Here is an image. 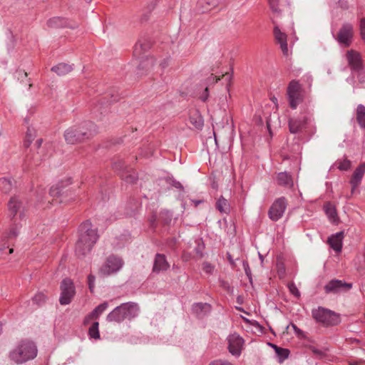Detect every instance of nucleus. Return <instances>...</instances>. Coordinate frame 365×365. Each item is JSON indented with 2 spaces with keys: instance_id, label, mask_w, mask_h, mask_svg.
I'll list each match as a JSON object with an SVG mask.
<instances>
[{
  "instance_id": "nucleus-7",
  "label": "nucleus",
  "mask_w": 365,
  "mask_h": 365,
  "mask_svg": "<svg viewBox=\"0 0 365 365\" xmlns=\"http://www.w3.org/2000/svg\"><path fill=\"white\" fill-rule=\"evenodd\" d=\"M123 259L117 255H109L99 269V274L102 277H108L118 273L123 267Z\"/></svg>"
},
{
  "instance_id": "nucleus-53",
  "label": "nucleus",
  "mask_w": 365,
  "mask_h": 365,
  "mask_svg": "<svg viewBox=\"0 0 365 365\" xmlns=\"http://www.w3.org/2000/svg\"><path fill=\"white\" fill-rule=\"evenodd\" d=\"M209 365H232V364L226 361L216 360V361L211 362Z\"/></svg>"
},
{
  "instance_id": "nucleus-62",
  "label": "nucleus",
  "mask_w": 365,
  "mask_h": 365,
  "mask_svg": "<svg viewBox=\"0 0 365 365\" xmlns=\"http://www.w3.org/2000/svg\"><path fill=\"white\" fill-rule=\"evenodd\" d=\"M272 346L274 348V349L275 350V352H277V348H279V346H277V345H274V344H271Z\"/></svg>"
},
{
  "instance_id": "nucleus-48",
  "label": "nucleus",
  "mask_w": 365,
  "mask_h": 365,
  "mask_svg": "<svg viewBox=\"0 0 365 365\" xmlns=\"http://www.w3.org/2000/svg\"><path fill=\"white\" fill-rule=\"evenodd\" d=\"M95 281L96 277L93 274H89L88 276V288L91 292H93L94 287H95Z\"/></svg>"
},
{
  "instance_id": "nucleus-13",
  "label": "nucleus",
  "mask_w": 365,
  "mask_h": 365,
  "mask_svg": "<svg viewBox=\"0 0 365 365\" xmlns=\"http://www.w3.org/2000/svg\"><path fill=\"white\" fill-rule=\"evenodd\" d=\"M351 287L352 284L339 279H332L324 286V290L326 293H338L342 290H349Z\"/></svg>"
},
{
  "instance_id": "nucleus-4",
  "label": "nucleus",
  "mask_w": 365,
  "mask_h": 365,
  "mask_svg": "<svg viewBox=\"0 0 365 365\" xmlns=\"http://www.w3.org/2000/svg\"><path fill=\"white\" fill-rule=\"evenodd\" d=\"M96 132V125L91 121H85L66 130L64 138L68 144L73 145L88 139Z\"/></svg>"
},
{
  "instance_id": "nucleus-17",
  "label": "nucleus",
  "mask_w": 365,
  "mask_h": 365,
  "mask_svg": "<svg viewBox=\"0 0 365 365\" xmlns=\"http://www.w3.org/2000/svg\"><path fill=\"white\" fill-rule=\"evenodd\" d=\"M68 190H63L62 188V185L61 183H58L55 185H53L49 190V195L53 197H56V199H53V200L55 202H66V195Z\"/></svg>"
},
{
  "instance_id": "nucleus-9",
  "label": "nucleus",
  "mask_w": 365,
  "mask_h": 365,
  "mask_svg": "<svg viewBox=\"0 0 365 365\" xmlns=\"http://www.w3.org/2000/svg\"><path fill=\"white\" fill-rule=\"evenodd\" d=\"M287 200L284 197L276 199L268 211L269 218L274 222L281 219L287 209Z\"/></svg>"
},
{
  "instance_id": "nucleus-23",
  "label": "nucleus",
  "mask_w": 365,
  "mask_h": 365,
  "mask_svg": "<svg viewBox=\"0 0 365 365\" xmlns=\"http://www.w3.org/2000/svg\"><path fill=\"white\" fill-rule=\"evenodd\" d=\"M168 267L169 264L165 256L163 254H157L154 261L153 272H159L160 271H165Z\"/></svg>"
},
{
  "instance_id": "nucleus-21",
  "label": "nucleus",
  "mask_w": 365,
  "mask_h": 365,
  "mask_svg": "<svg viewBox=\"0 0 365 365\" xmlns=\"http://www.w3.org/2000/svg\"><path fill=\"white\" fill-rule=\"evenodd\" d=\"M47 25L50 28L70 27L71 29H74L77 26L76 24L71 25L67 19L59 16H56L48 19Z\"/></svg>"
},
{
  "instance_id": "nucleus-32",
  "label": "nucleus",
  "mask_w": 365,
  "mask_h": 365,
  "mask_svg": "<svg viewBox=\"0 0 365 365\" xmlns=\"http://www.w3.org/2000/svg\"><path fill=\"white\" fill-rule=\"evenodd\" d=\"M13 187V182L7 177L0 178V190L4 193L9 192Z\"/></svg>"
},
{
  "instance_id": "nucleus-50",
  "label": "nucleus",
  "mask_w": 365,
  "mask_h": 365,
  "mask_svg": "<svg viewBox=\"0 0 365 365\" xmlns=\"http://www.w3.org/2000/svg\"><path fill=\"white\" fill-rule=\"evenodd\" d=\"M93 319L96 320L97 319L95 318L94 315H92V312L89 313L83 319V325L87 326Z\"/></svg>"
},
{
  "instance_id": "nucleus-42",
  "label": "nucleus",
  "mask_w": 365,
  "mask_h": 365,
  "mask_svg": "<svg viewBox=\"0 0 365 365\" xmlns=\"http://www.w3.org/2000/svg\"><path fill=\"white\" fill-rule=\"evenodd\" d=\"M46 297L42 292H39V293L36 294L32 298L33 302L38 306H41L42 304H43L46 302Z\"/></svg>"
},
{
  "instance_id": "nucleus-58",
  "label": "nucleus",
  "mask_w": 365,
  "mask_h": 365,
  "mask_svg": "<svg viewBox=\"0 0 365 365\" xmlns=\"http://www.w3.org/2000/svg\"><path fill=\"white\" fill-rule=\"evenodd\" d=\"M292 327L297 334H300L302 333V331L300 329H299L295 324H292Z\"/></svg>"
},
{
  "instance_id": "nucleus-51",
  "label": "nucleus",
  "mask_w": 365,
  "mask_h": 365,
  "mask_svg": "<svg viewBox=\"0 0 365 365\" xmlns=\"http://www.w3.org/2000/svg\"><path fill=\"white\" fill-rule=\"evenodd\" d=\"M360 30L362 38L365 41V19H362L360 21Z\"/></svg>"
},
{
  "instance_id": "nucleus-16",
  "label": "nucleus",
  "mask_w": 365,
  "mask_h": 365,
  "mask_svg": "<svg viewBox=\"0 0 365 365\" xmlns=\"http://www.w3.org/2000/svg\"><path fill=\"white\" fill-rule=\"evenodd\" d=\"M307 118L304 115L289 120V129L292 133H300L306 126Z\"/></svg>"
},
{
  "instance_id": "nucleus-61",
  "label": "nucleus",
  "mask_w": 365,
  "mask_h": 365,
  "mask_svg": "<svg viewBox=\"0 0 365 365\" xmlns=\"http://www.w3.org/2000/svg\"><path fill=\"white\" fill-rule=\"evenodd\" d=\"M224 77L225 78L226 80H230V76L228 73L225 75Z\"/></svg>"
},
{
  "instance_id": "nucleus-8",
  "label": "nucleus",
  "mask_w": 365,
  "mask_h": 365,
  "mask_svg": "<svg viewBox=\"0 0 365 365\" xmlns=\"http://www.w3.org/2000/svg\"><path fill=\"white\" fill-rule=\"evenodd\" d=\"M61 295L59 302L61 305L69 304L76 294V287L72 279L65 278L60 284Z\"/></svg>"
},
{
  "instance_id": "nucleus-19",
  "label": "nucleus",
  "mask_w": 365,
  "mask_h": 365,
  "mask_svg": "<svg viewBox=\"0 0 365 365\" xmlns=\"http://www.w3.org/2000/svg\"><path fill=\"white\" fill-rule=\"evenodd\" d=\"M192 311L197 318L202 319L211 312V306L207 303H195L192 307Z\"/></svg>"
},
{
  "instance_id": "nucleus-28",
  "label": "nucleus",
  "mask_w": 365,
  "mask_h": 365,
  "mask_svg": "<svg viewBox=\"0 0 365 365\" xmlns=\"http://www.w3.org/2000/svg\"><path fill=\"white\" fill-rule=\"evenodd\" d=\"M324 210L330 221L334 223H336L338 222L339 219L337 217L336 208L330 202L326 203L324 206Z\"/></svg>"
},
{
  "instance_id": "nucleus-41",
  "label": "nucleus",
  "mask_w": 365,
  "mask_h": 365,
  "mask_svg": "<svg viewBox=\"0 0 365 365\" xmlns=\"http://www.w3.org/2000/svg\"><path fill=\"white\" fill-rule=\"evenodd\" d=\"M34 136H35V130L33 128L28 127L26 134V140L24 143V145L26 147H29L31 143L32 142V140L34 138Z\"/></svg>"
},
{
  "instance_id": "nucleus-40",
  "label": "nucleus",
  "mask_w": 365,
  "mask_h": 365,
  "mask_svg": "<svg viewBox=\"0 0 365 365\" xmlns=\"http://www.w3.org/2000/svg\"><path fill=\"white\" fill-rule=\"evenodd\" d=\"M354 76H356L359 82L361 84L365 83V67L362 66L359 69L352 72Z\"/></svg>"
},
{
  "instance_id": "nucleus-60",
  "label": "nucleus",
  "mask_w": 365,
  "mask_h": 365,
  "mask_svg": "<svg viewBox=\"0 0 365 365\" xmlns=\"http://www.w3.org/2000/svg\"><path fill=\"white\" fill-rule=\"evenodd\" d=\"M211 79H212V80H213V81L215 80V83H217L220 78H216V77H215V76H212L209 78V81H211Z\"/></svg>"
},
{
  "instance_id": "nucleus-38",
  "label": "nucleus",
  "mask_w": 365,
  "mask_h": 365,
  "mask_svg": "<svg viewBox=\"0 0 365 365\" xmlns=\"http://www.w3.org/2000/svg\"><path fill=\"white\" fill-rule=\"evenodd\" d=\"M108 307V303L107 302L100 304L91 312L92 315H94L95 318L98 319L103 312L106 310Z\"/></svg>"
},
{
  "instance_id": "nucleus-22",
  "label": "nucleus",
  "mask_w": 365,
  "mask_h": 365,
  "mask_svg": "<svg viewBox=\"0 0 365 365\" xmlns=\"http://www.w3.org/2000/svg\"><path fill=\"white\" fill-rule=\"evenodd\" d=\"M343 237V232H339L328 238V243L336 252H340L341 251Z\"/></svg>"
},
{
  "instance_id": "nucleus-29",
  "label": "nucleus",
  "mask_w": 365,
  "mask_h": 365,
  "mask_svg": "<svg viewBox=\"0 0 365 365\" xmlns=\"http://www.w3.org/2000/svg\"><path fill=\"white\" fill-rule=\"evenodd\" d=\"M216 209L221 213H229L230 210V205L228 201L223 197L220 196L215 204Z\"/></svg>"
},
{
  "instance_id": "nucleus-55",
  "label": "nucleus",
  "mask_w": 365,
  "mask_h": 365,
  "mask_svg": "<svg viewBox=\"0 0 365 365\" xmlns=\"http://www.w3.org/2000/svg\"><path fill=\"white\" fill-rule=\"evenodd\" d=\"M203 269L206 272L210 273L213 269V267L210 263L205 262L203 264Z\"/></svg>"
},
{
  "instance_id": "nucleus-2",
  "label": "nucleus",
  "mask_w": 365,
  "mask_h": 365,
  "mask_svg": "<svg viewBox=\"0 0 365 365\" xmlns=\"http://www.w3.org/2000/svg\"><path fill=\"white\" fill-rule=\"evenodd\" d=\"M98 230L93 228L90 220H86L78 228V240L76 244L75 252L78 257L83 258L91 252L98 240Z\"/></svg>"
},
{
  "instance_id": "nucleus-44",
  "label": "nucleus",
  "mask_w": 365,
  "mask_h": 365,
  "mask_svg": "<svg viewBox=\"0 0 365 365\" xmlns=\"http://www.w3.org/2000/svg\"><path fill=\"white\" fill-rule=\"evenodd\" d=\"M276 354L281 359V360H284L288 358L289 354V351L287 349L284 348H277Z\"/></svg>"
},
{
  "instance_id": "nucleus-52",
  "label": "nucleus",
  "mask_w": 365,
  "mask_h": 365,
  "mask_svg": "<svg viewBox=\"0 0 365 365\" xmlns=\"http://www.w3.org/2000/svg\"><path fill=\"white\" fill-rule=\"evenodd\" d=\"M43 151V149H41L40 151H38L37 153V155L34 158V161H38V160H45L46 157L43 155L42 153ZM36 165H38L37 163H35Z\"/></svg>"
},
{
  "instance_id": "nucleus-56",
  "label": "nucleus",
  "mask_w": 365,
  "mask_h": 365,
  "mask_svg": "<svg viewBox=\"0 0 365 365\" xmlns=\"http://www.w3.org/2000/svg\"><path fill=\"white\" fill-rule=\"evenodd\" d=\"M172 185H173V186H174L175 187H176L178 189H182V187H183L182 184L177 180H173Z\"/></svg>"
},
{
  "instance_id": "nucleus-20",
  "label": "nucleus",
  "mask_w": 365,
  "mask_h": 365,
  "mask_svg": "<svg viewBox=\"0 0 365 365\" xmlns=\"http://www.w3.org/2000/svg\"><path fill=\"white\" fill-rule=\"evenodd\" d=\"M277 183L279 186L292 188L294 186V181L292 175L287 172L279 173L276 178Z\"/></svg>"
},
{
  "instance_id": "nucleus-63",
  "label": "nucleus",
  "mask_w": 365,
  "mask_h": 365,
  "mask_svg": "<svg viewBox=\"0 0 365 365\" xmlns=\"http://www.w3.org/2000/svg\"><path fill=\"white\" fill-rule=\"evenodd\" d=\"M160 66H161L163 68H165V66H168V64H167V63L165 61V62L162 63L160 64Z\"/></svg>"
},
{
  "instance_id": "nucleus-27",
  "label": "nucleus",
  "mask_w": 365,
  "mask_h": 365,
  "mask_svg": "<svg viewBox=\"0 0 365 365\" xmlns=\"http://www.w3.org/2000/svg\"><path fill=\"white\" fill-rule=\"evenodd\" d=\"M72 69V65L65 63H58L51 68V71L58 76H64L71 72Z\"/></svg>"
},
{
  "instance_id": "nucleus-36",
  "label": "nucleus",
  "mask_w": 365,
  "mask_h": 365,
  "mask_svg": "<svg viewBox=\"0 0 365 365\" xmlns=\"http://www.w3.org/2000/svg\"><path fill=\"white\" fill-rule=\"evenodd\" d=\"M160 220L164 225H169L173 219V213L167 210H161L159 214Z\"/></svg>"
},
{
  "instance_id": "nucleus-57",
  "label": "nucleus",
  "mask_w": 365,
  "mask_h": 365,
  "mask_svg": "<svg viewBox=\"0 0 365 365\" xmlns=\"http://www.w3.org/2000/svg\"><path fill=\"white\" fill-rule=\"evenodd\" d=\"M243 267H244L246 274L249 275L250 274V270L249 268L248 263L247 262H243Z\"/></svg>"
},
{
  "instance_id": "nucleus-43",
  "label": "nucleus",
  "mask_w": 365,
  "mask_h": 365,
  "mask_svg": "<svg viewBox=\"0 0 365 365\" xmlns=\"http://www.w3.org/2000/svg\"><path fill=\"white\" fill-rule=\"evenodd\" d=\"M336 166L340 170L345 171V170H349L350 168V167H351V162H350V160L345 159V160L336 162Z\"/></svg>"
},
{
  "instance_id": "nucleus-37",
  "label": "nucleus",
  "mask_w": 365,
  "mask_h": 365,
  "mask_svg": "<svg viewBox=\"0 0 365 365\" xmlns=\"http://www.w3.org/2000/svg\"><path fill=\"white\" fill-rule=\"evenodd\" d=\"M195 247L194 249L196 255L199 258L203 257V251L205 250V244L201 238H197L195 240Z\"/></svg>"
},
{
  "instance_id": "nucleus-46",
  "label": "nucleus",
  "mask_w": 365,
  "mask_h": 365,
  "mask_svg": "<svg viewBox=\"0 0 365 365\" xmlns=\"http://www.w3.org/2000/svg\"><path fill=\"white\" fill-rule=\"evenodd\" d=\"M269 3L270 8L274 13H280V10L278 8L279 0H269Z\"/></svg>"
},
{
  "instance_id": "nucleus-34",
  "label": "nucleus",
  "mask_w": 365,
  "mask_h": 365,
  "mask_svg": "<svg viewBox=\"0 0 365 365\" xmlns=\"http://www.w3.org/2000/svg\"><path fill=\"white\" fill-rule=\"evenodd\" d=\"M121 178L127 183L134 184L137 180V177L134 171L126 170L121 174Z\"/></svg>"
},
{
  "instance_id": "nucleus-59",
  "label": "nucleus",
  "mask_w": 365,
  "mask_h": 365,
  "mask_svg": "<svg viewBox=\"0 0 365 365\" xmlns=\"http://www.w3.org/2000/svg\"><path fill=\"white\" fill-rule=\"evenodd\" d=\"M43 142V140L42 139H38L36 140V146L37 147L38 149H40V147L41 145V143Z\"/></svg>"
},
{
  "instance_id": "nucleus-25",
  "label": "nucleus",
  "mask_w": 365,
  "mask_h": 365,
  "mask_svg": "<svg viewBox=\"0 0 365 365\" xmlns=\"http://www.w3.org/2000/svg\"><path fill=\"white\" fill-rule=\"evenodd\" d=\"M221 0H199L197 2L198 11L202 13L207 12L216 7Z\"/></svg>"
},
{
  "instance_id": "nucleus-24",
  "label": "nucleus",
  "mask_w": 365,
  "mask_h": 365,
  "mask_svg": "<svg viewBox=\"0 0 365 365\" xmlns=\"http://www.w3.org/2000/svg\"><path fill=\"white\" fill-rule=\"evenodd\" d=\"M159 1L160 0H149L146 2L144 8L143 9V13L140 17V21L142 22H145L149 20L151 12L155 9Z\"/></svg>"
},
{
  "instance_id": "nucleus-33",
  "label": "nucleus",
  "mask_w": 365,
  "mask_h": 365,
  "mask_svg": "<svg viewBox=\"0 0 365 365\" xmlns=\"http://www.w3.org/2000/svg\"><path fill=\"white\" fill-rule=\"evenodd\" d=\"M356 120L361 128H365V106L362 104L356 108Z\"/></svg>"
},
{
  "instance_id": "nucleus-15",
  "label": "nucleus",
  "mask_w": 365,
  "mask_h": 365,
  "mask_svg": "<svg viewBox=\"0 0 365 365\" xmlns=\"http://www.w3.org/2000/svg\"><path fill=\"white\" fill-rule=\"evenodd\" d=\"M346 60L349 66L351 69V72L359 69V68L364 66L360 54L354 50L348 51L346 54Z\"/></svg>"
},
{
  "instance_id": "nucleus-5",
  "label": "nucleus",
  "mask_w": 365,
  "mask_h": 365,
  "mask_svg": "<svg viewBox=\"0 0 365 365\" xmlns=\"http://www.w3.org/2000/svg\"><path fill=\"white\" fill-rule=\"evenodd\" d=\"M137 312V304L134 302L123 303L116 307L106 317L108 322L120 323L124 319H130L135 317Z\"/></svg>"
},
{
  "instance_id": "nucleus-45",
  "label": "nucleus",
  "mask_w": 365,
  "mask_h": 365,
  "mask_svg": "<svg viewBox=\"0 0 365 365\" xmlns=\"http://www.w3.org/2000/svg\"><path fill=\"white\" fill-rule=\"evenodd\" d=\"M288 288L292 294L296 297H300V292L294 282L289 283Z\"/></svg>"
},
{
  "instance_id": "nucleus-6",
  "label": "nucleus",
  "mask_w": 365,
  "mask_h": 365,
  "mask_svg": "<svg viewBox=\"0 0 365 365\" xmlns=\"http://www.w3.org/2000/svg\"><path fill=\"white\" fill-rule=\"evenodd\" d=\"M312 315L317 322L321 323L327 327L337 325L341 322L339 314L322 307L313 309Z\"/></svg>"
},
{
  "instance_id": "nucleus-11",
  "label": "nucleus",
  "mask_w": 365,
  "mask_h": 365,
  "mask_svg": "<svg viewBox=\"0 0 365 365\" xmlns=\"http://www.w3.org/2000/svg\"><path fill=\"white\" fill-rule=\"evenodd\" d=\"M227 340L230 353L235 356H239L242 352L244 339L239 334L234 333L230 334Z\"/></svg>"
},
{
  "instance_id": "nucleus-35",
  "label": "nucleus",
  "mask_w": 365,
  "mask_h": 365,
  "mask_svg": "<svg viewBox=\"0 0 365 365\" xmlns=\"http://www.w3.org/2000/svg\"><path fill=\"white\" fill-rule=\"evenodd\" d=\"M99 323L98 322H94L92 325L88 329V335L90 338L94 339H100V332L98 329Z\"/></svg>"
},
{
  "instance_id": "nucleus-49",
  "label": "nucleus",
  "mask_w": 365,
  "mask_h": 365,
  "mask_svg": "<svg viewBox=\"0 0 365 365\" xmlns=\"http://www.w3.org/2000/svg\"><path fill=\"white\" fill-rule=\"evenodd\" d=\"M152 46V42L148 40H145L144 42L140 43V48L143 51H148Z\"/></svg>"
},
{
  "instance_id": "nucleus-39",
  "label": "nucleus",
  "mask_w": 365,
  "mask_h": 365,
  "mask_svg": "<svg viewBox=\"0 0 365 365\" xmlns=\"http://www.w3.org/2000/svg\"><path fill=\"white\" fill-rule=\"evenodd\" d=\"M126 214L130 216L135 215V211L137 209V205L135 199L129 201L126 205Z\"/></svg>"
},
{
  "instance_id": "nucleus-47",
  "label": "nucleus",
  "mask_w": 365,
  "mask_h": 365,
  "mask_svg": "<svg viewBox=\"0 0 365 365\" xmlns=\"http://www.w3.org/2000/svg\"><path fill=\"white\" fill-rule=\"evenodd\" d=\"M178 242V240L175 237H170L166 240L165 245L171 250H175L176 247V245Z\"/></svg>"
},
{
  "instance_id": "nucleus-26",
  "label": "nucleus",
  "mask_w": 365,
  "mask_h": 365,
  "mask_svg": "<svg viewBox=\"0 0 365 365\" xmlns=\"http://www.w3.org/2000/svg\"><path fill=\"white\" fill-rule=\"evenodd\" d=\"M154 59L153 57L145 56L141 57L140 63L138 65V72L141 71V74H144L151 69L154 66Z\"/></svg>"
},
{
  "instance_id": "nucleus-18",
  "label": "nucleus",
  "mask_w": 365,
  "mask_h": 365,
  "mask_svg": "<svg viewBox=\"0 0 365 365\" xmlns=\"http://www.w3.org/2000/svg\"><path fill=\"white\" fill-rule=\"evenodd\" d=\"M364 173L365 163H362L356 168L350 180L352 194L354 192V190L356 189V187L360 185Z\"/></svg>"
},
{
  "instance_id": "nucleus-64",
  "label": "nucleus",
  "mask_w": 365,
  "mask_h": 365,
  "mask_svg": "<svg viewBox=\"0 0 365 365\" xmlns=\"http://www.w3.org/2000/svg\"><path fill=\"white\" fill-rule=\"evenodd\" d=\"M13 252H14L13 248H10V249H9V254H11Z\"/></svg>"
},
{
  "instance_id": "nucleus-31",
  "label": "nucleus",
  "mask_w": 365,
  "mask_h": 365,
  "mask_svg": "<svg viewBox=\"0 0 365 365\" xmlns=\"http://www.w3.org/2000/svg\"><path fill=\"white\" fill-rule=\"evenodd\" d=\"M190 123L197 129H202L204 120L198 111L194 112L190 117Z\"/></svg>"
},
{
  "instance_id": "nucleus-54",
  "label": "nucleus",
  "mask_w": 365,
  "mask_h": 365,
  "mask_svg": "<svg viewBox=\"0 0 365 365\" xmlns=\"http://www.w3.org/2000/svg\"><path fill=\"white\" fill-rule=\"evenodd\" d=\"M209 96V91L208 88H206L205 91L202 92V93L200 95V98L202 101L205 102L207 100Z\"/></svg>"
},
{
  "instance_id": "nucleus-14",
  "label": "nucleus",
  "mask_w": 365,
  "mask_h": 365,
  "mask_svg": "<svg viewBox=\"0 0 365 365\" xmlns=\"http://www.w3.org/2000/svg\"><path fill=\"white\" fill-rule=\"evenodd\" d=\"M272 23L274 24V36L276 41L280 45L281 50L284 56H288L289 50L287 46V36L285 33L282 32L276 22L272 20Z\"/></svg>"
},
{
  "instance_id": "nucleus-12",
  "label": "nucleus",
  "mask_w": 365,
  "mask_h": 365,
  "mask_svg": "<svg viewBox=\"0 0 365 365\" xmlns=\"http://www.w3.org/2000/svg\"><path fill=\"white\" fill-rule=\"evenodd\" d=\"M353 34V26L351 24L346 23L339 29L336 39L340 44L349 46L351 42Z\"/></svg>"
},
{
  "instance_id": "nucleus-1",
  "label": "nucleus",
  "mask_w": 365,
  "mask_h": 365,
  "mask_svg": "<svg viewBox=\"0 0 365 365\" xmlns=\"http://www.w3.org/2000/svg\"><path fill=\"white\" fill-rule=\"evenodd\" d=\"M9 215L11 220L9 231L5 232L1 237L0 254L6 248L10 247V241L15 239L19 235V230L21 225L19 222L25 217V208L23 203L16 197H11L8 203Z\"/></svg>"
},
{
  "instance_id": "nucleus-30",
  "label": "nucleus",
  "mask_w": 365,
  "mask_h": 365,
  "mask_svg": "<svg viewBox=\"0 0 365 365\" xmlns=\"http://www.w3.org/2000/svg\"><path fill=\"white\" fill-rule=\"evenodd\" d=\"M105 101H106V103L118 101V96L113 93H106L103 97L98 100V102L99 103L98 106H96V109L98 110H101L103 105L106 103Z\"/></svg>"
},
{
  "instance_id": "nucleus-3",
  "label": "nucleus",
  "mask_w": 365,
  "mask_h": 365,
  "mask_svg": "<svg viewBox=\"0 0 365 365\" xmlns=\"http://www.w3.org/2000/svg\"><path fill=\"white\" fill-rule=\"evenodd\" d=\"M37 353L36 345L32 341L24 339L19 341L10 351L9 358L15 364H22L36 358Z\"/></svg>"
},
{
  "instance_id": "nucleus-10",
  "label": "nucleus",
  "mask_w": 365,
  "mask_h": 365,
  "mask_svg": "<svg viewBox=\"0 0 365 365\" xmlns=\"http://www.w3.org/2000/svg\"><path fill=\"white\" fill-rule=\"evenodd\" d=\"M287 96L289 106L295 109L302 101V87L297 81H292L287 88Z\"/></svg>"
}]
</instances>
